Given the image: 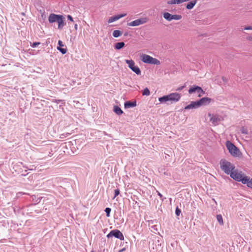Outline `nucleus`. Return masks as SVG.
Here are the masks:
<instances>
[{"label":"nucleus","mask_w":252,"mask_h":252,"mask_svg":"<svg viewBox=\"0 0 252 252\" xmlns=\"http://www.w3.org/2000/svg\"><path fill=\"white\" fill-rule=\"evenodd\" d=\"M240 130H241V132L243 134H248V130L247 128L244 126L242 127Z\"/></svg>","instance_id":"c85d7f7f"},{"label":"nucleus","mask_w":252,"mask_h":252,"mask_svg":"<svg viewBox=\"0 0 252 252\" xmlns=\"http://www.w3.org/2000/svg\"><path fill=\"white\" fill-rule=\"evenodd\" d=\"M77 28H78V25L77 24H75L74 25V28L75 29V30H77Z\"/></svg>","instance_id":"79ce46f5"},{"label":"nucleus","mask_w":252,"mask_h":252,"mask_svg":"<svg viewBox=\"0 0 252 252\" xmlns=\"http://www.w3.org/2000/svg\"><path fill=\"white\" fill-rule=\"evenodd\" d=\"M127 35V33H125L124 34V35H125V36H126Z\"/></svg>","instance_id":"37998d69"},{"label":"nucleus","mask_w":252,"mask_h":252,"mask_svg":"<svg viewBox=\"0 0 252 252\" xmlns=\"http://www.w3.org/2000/svg\"><path fill=\"white\" fill-rule=\"evenodd\" d=\"M243 184H246L247 187L252 189V179L250 177L245 176V179L242 181Z\"/></svg>","instance_id":"dca6fc26"},{"label":"nucleus","mask_w":252,"mask_h":252,"mask_svg":"<svg viewBox=\"0 0 252 252\" xmlns=\"http://www.w3.org/2000/svg\"><path fill=\"white\" fill-rule=\"evenodd\" d=\"M227 149L231 155L234 157H237L239 155L240 151L238 148L231 142L228 141L226 143Z\"/></svg>","instance_id":"7ed1b4c3"},{"label":"nucleus","mask_w":252,"mask_h":252,"mask_svg":"<svg viewBox=\"0 0 252 252\" xmlns=\"http://www.w3.org/2000/svg\"><path fill=\"white\" fill-rule=\"evenodd\" d=\"M150 94V91L148 88H145L142 92L143 95L148 96Z\"/></svg>","instance_id":"bb28decb"},{"label":"nucleus","mask_w":252,"mask_h":252,"mask_svg":"<svg viewBox=\"0 0 252 252\" xmlns=\"http://www.w3.org/2000/svg\"><path fill=\"white\" fill-rule=\"evenodd\" d=\"M157 193H158V195L159 196V197L160 198V199L163 201V198H162V195L158 191H157Z\"/></svg>","instance_id":"c9c22d12"},{"label":"nucleus","mask_w":252,"mask_h":252,"mask_svg":"<svg viewBox=\"0 0 252 252\" xmlns=\"http://www.w3.org/2000/svg\"><path fill=\"white\" fill-rule=\"evenodd\" d=\"M41 43L40 42H30V45L32 48H35L37 45H40Z\"/></svg>","instance_id":"c756f323"},{"label":"nucleus","mask_w":252,"mask_h":252,"mask_svg":"<svg viewBox=\"0 0 252 252\" xmlns=\"http://www.w3.org/2000/svg\"><path fill=\"white\" fill-rule=\"evenodd\" d=\"M150 64L155 65H159L160 64V62L158 59L153 58L151 60Z\"/></svg>","instance_id":"b1692460"},{"label":"nucleus","mask_w":252,"mask_h":252,"mask_svg":"<svg viewBox=\"0 0 252 252\" xmlns=\"http://www.w3.org/2000/svg\"><path fill=\"white\" fill-rule=\"evenodd\" d=\"M136 106V101H127L125 102L124 106L125 108H129L131 107H134Z\"/></svg>","instance_id":"6ab92c4d"},{"label":"nucleus","mask_w":252,"mask_h":252,"mask_svg":"<svg viewBox=\"0 0 252 252\" xmlns=\"http://www.w3.org/2000/svg\"><path fill=\"white\" fill-rule=\"evenodd\" d=\"M244 30H252V26H247V27H245L244 28Z\"/></svg>","instance_id":"f704fd0d"},{"label":"nucleus","mask_w":252,"mask_h":252,"mask_svg":"<svg viewBox=\"0 0 252 252\" xmlns=\"http://www.w3.org/2000/svg\"><path fill=\"white\" fill-rule=\"evenodd\" d=\"M123 34V32L120 30H115L113 32V35L114 37H118L121 36Z\"/></svg>","instance_id":"5701e85b"},{"label":"nucleus","mask_w":252,"mask_h":252,"mask_svg":"<svg viewBox=\"0 0 252 252\" xmlns=\"http://www.w3.org/2000/svg\"><path fill=\"white\" fill-rule=\"evenodd\" d=\"M181 98L180 94L177 93H171L169 94L164 95L158 98L160 103H165L170 101L171 103L178 102Z\"/></svg>","instance_id":"f257e3e1"},{"label":"nucleus","mask_w":252,"mask_h":252,"mask_svg":"<svg viewBox=\"0 0 252 252\" xmlns=\"http://www.w3.org/2000/svg\"><path fill=\"white\" fill-rule=\"evenodd\" d=\"M59 47H57V49L62 53V54H65L67 52L66 48H63L62 47L64 46L63 42L61 40L58 41Z\"/></svg>","instance_id":"a211bd4d"},{"label":"nucleus","mask_w":252,"mask_h":252,"mask_svg":"<svg viewBox=\"0 0 252 252\" xmlns=\"http://www.w3.org/2000/svg\"><path fill=\"white\" fill-rule=\"evenodd\" d=\"M169 4H180L181 3V0H171L167 2Z\"/></svg>","instance_id":"a878e982"},{"label":"nucleus","mask_w":252,"mask_h":252,"mask_svg":"<svg viewBox=\"0 0 252 252\" xmlns=\"http://www.w3.org/2000/svg\"><path fill=\"white\" fill-rule=\"evenodd\" d=\"M220 165L221 170L227 175H230L235 170V166L225 159L220 160Z\"/></svg>","instance_id":"f03ea898"},{"label":"nucleus","mask_w":252,"mask_h":252,"mask_svg":"<svg viewBox=\"0 0 252 252\" xmlns=\"http://www.w3.org/2000/svg\"><path fill=\"white\" fill-rule=\"evenodd\" d=\"M163 17L166 20L168 21H171L172 20H179L181 19L182 15H172L168 12H165L163 14Z\"/></svg>","instance_id":"1a4fd4ad"},{"label":"nucleus","mask_w":252,"mask_h":252,"mask_svg":"<svg viewBox=\"0 0 252 252\" xmlns=\"http://www.w3.org/2000/svg\"><path fill=\"white\" fill-rule=\"evenodd\" d=\"M152 58V57L146 54H143L140 57V59L143 63L150 64Z\"/></svg>","instance_id":"4468645a"},{"label":"nucleus","mask_w":252,"mask_h":252,"mask_svg":"<svg viewBox=\"0 0 252 252\" xmlns=\"http://www.w3.org/2000/svg\"><path fill=\"white\" fill-rule=\"evenodd\" d=\"M126 15V14L125 13V14H121L117 15L112 16L108 19V23H111L113 22H115V21L119 20V19H120L121 18L125 17Z\"/></svg>","instance_id":"ddd939ff"},{"label":"nucleus","mask_w":252,"mask_h":252,"mask_svg":"<svg viewBox=\"0 0 252 252\" xmlns=\"http://www.w3.org/2000/svg\"><path fill=\"white\" fill-rule=\"evenodd\" d=\"M126 250V248H124L122 249H121L120 250H119L118 252H124Z\"/></svg>","instance_id":"4c0bfd02"},{"label":"nucleus","mask_w":252,"mask_h":252,"mask_svg":"<svg viewBox=\"0 0 252 252\" xmlns=\"http://www.w3.org/2000/svg\"><path fill=\"white\" fill-rule=\"evenodd\" d=\"M183 88H184V86H182V87H181L178 88L177 89V91H181V90L183 89Z\"/></svg>","instance_id":"58836bf2"},{"label":"nucleus","mask_w":252,"mask_h":252,"mask_svg":"<svg viewBox=\"0 0 252 252\" xmlns=\"http://www.w3.org/2000/svg\"><path fill=\"white\" fill-rule=\"evenodd\" d=\"M125 43L124 42H120L116 43L115 44V48L117 50H120L125 46Z\"/></svg>","instance_id":"4be33fe9"},{"label":"nucleus","mask_w":252,"mask_h":252,"mask_svg":"<svg viewBox=\"0 0 252 252\" xmlns=\"http://www.w3.org/2000/svg\"><path fill=\"white\" fill-rule=\"evenodd\" d=\"M113 111L118 115H121L124 113L121 108L116 105L114 106Z\"/></svg>","instance_id":"412c9836"},{"label":"nucleus","mask_w":252,"mask_h":252,"mask_svg":"<svg viewBox=\"0 0 252 252\" xmlns=\"http://www.w3.org/2000/svg\"><path fill=\"white\" fill-rule=\"evenodd\" d=\"M181 212V210L177 207L175 210V214L177 216H179Z\"/></svg>","instance_id":"7c9ffc66"},{"label":"nucleus","mask_w":252,"mask_h":252,"mask_svg":"<svg viewBox=\"0 0 252 252\" xmlns=\"http://www.w3.org/2000/svg\"><path fill=\"white\" fill-rule=\"evenodd\" d=\"M242 172H238L237 170H234L232 171V172L230 174V176L231 178L235 180L237 182L243 181V179H245V176L243 177L241 174Z\"/></svg>","instance_id":"423d86ee"},{"label":"nucleus","mask_w":252,"mask_h":252,"mask_svg":"<svg viewBox=\"0 0 252 252\" xmlns=\"http://www.w3.org/2000/svg\"><path fill=\"white\" fill-rule=\"evenodd\" d=\"M208 116L210 118V122L214 126L218 125L221 120V117L218 115L209 113Z\"/></svg>","instance_id":"9d476101"},{"label":"nucleus","mask_w":252,"mask_h":252,"mask_svg":"<svg viewBox=\"0 0 252 252\" xmlns=\"http://www.w3.org/2000/svg\"><path fill=\"white\" fill-rule=\"evenodd\" d=\"M197 2V0H192L189 2L186 5V8L188 9H191L194 6Z\"/></svg>","instance_id":"aec40b11"},{"label":"nucleus","mask_w":252,"mask_h":252,"mask_svg":"<svg viewBox=\"0 0 252 252\" xmlns=\"http://www.w3.org/2000/svg\"><path fill=\"white\" fill-rule=\"evenodd\" d=\"M105 212L106 214V216L107 217H109L110 216V213H111V209L110 208H109V207H107L105 208Z\"/></svg>","instance_id":"cd10ccee"},{"label":"nucleus","mask_w":252,"mask_h":252,"mask_svg":"<svg viewBox=\"0 0 252 252\" xmlns=\"http://www.w3.org/2000/svg\"><path fill=\"white\" fill-rule=\"evenodd\" d=\"M217 219L220 225L223 224V219L221 215H217Z\"/></svg>","instance_id":"393cba45"},{"label":"nucleus","mask_w":252,"mask_h":252,"mask_svg":"<svg viewBox=\"0 0 252 252\" xmlns=\"http://www.w3.org/2000/svg\"><path fill=\"white\" fill-rule=\"evenodd\" d=\"M120 194V190L117 189L115 190V195L114 198H115L117 196H118Z\"/></svg>","instance_id":"2f4dec72"},{"label":"nucleus","mask_w":252,"mask_h":252,"mask_svg":"<svg viewBox=\"0 0 252 252\" xmlns=\"http://www.w3.org/2000/svg\"><path fill=\"white\" fill-rule=\"evenodd\" d=\"M200 107L198 102L197 101H191V103L186 106L185 107V110H188V109H196Z\"/></svg>","instance_id":"f8f14e48"},{"label":"nucleus","mask_w":252,"mask_h":252,"mask_svg":"<svg viewBox=\"0 0 252 252\" xmlns=\"http://www.w3.org/2000/svg\"><path fill=\"white\" fill-rule=\"evenodd\" d=\"M62 100L60 99H56L54 102H55L57 103H59L60 102H61Z\"/></svg>","instance_id":"ea45409f"},{"label":"nucleus","mask_w":252,"mask_h":252,"mask_svg":"<svg viewBox=\"0 0 252 252\" xmlns=\"http://www.w3.org/2000/svg\"><path fill=\"white\" fill-rule=\"evenodd\" d=\"M148 19L147 17H144L142 18H140L138 19H136L133 21H132L130 23H128L127 24V26L135 27L138 26L142 24H144L146 23L148 21Z\"/></svg>","instance_id":"6e6552de"},{"label":"nucleus","mask_w":252,"mask_h":252,"mask_svg":"<svg viewBox=\"0 0 252 252\" xmlns=\"http://www.w3.org/2000/svg\"><path fill=\"white\" fill-rule=\"evenodd\" d=\"M222 79L224 82H226L227 81V79L224 77H222Z\"/></svg>","instance_id":"e433bc0d"},{"label":"nucleus","mask_w":252,"mask_h":252,"mask_svg":"<svg viewBox=\"0 0 252 252\" xmlns=\"http://www.w3.org/2000/svg\"><path fill=\"white\" fill-rule=\"evenodd\" d=\"M211 101V98L206 97H203L200 99L199 100H197L200 107L202 105H206L209 104Z\"/></svg>","instance_id":"9b49d317"},{"label":"nucleus","mask_w":252,"mask_h":252,"mask_svg":"<svg viewBox=\"0 0 252 252\" xmlns=\"http://www.w3.org/2000/svg\"><path fill=\"white\" fill-rule=\"evenodd\" d=\"M67 18L68 20H70L72 22L73 21V18L71 15H67Z\"/></svg>","instance_id":"72a5a7b5"},{"label":"nucleus","mask_w":252,"mask_h":252,"mask_svg":"<svg viewBox=\"0 0 252 252\" xmlns=\"http://www.w3.org/2000/svg\"><path fill=\"white\" fill-rule=\"evenodd\" d=\"M194 93H197L198 94V96L200 97L205 94V92L202 88L198 86L194 85L190 87L189 90V93L191 94Z\"/></svg>","instance_id":"0eeeda50"},{"label":"nucleus","mask_w":252,"mask_h":252,"mask_svg":"<svg viewBox=\"0 0 252 252\" xmlns=\"http://www.w3.org/2000/svg\"><path fill=\"white\" fill-rule=\"evenodd\" d=\"M247 39L249 40L252 41V36L248 37Z\"/></svg>","instance_id":"a19ab883"},{"label":"nucleus","mask_w":252,"mask_h":252,"mask_svg":"<svg viewBox=\"0 0 252 252\" xmlns=\"http://www.w3.org/2000/svg\"><path fill=\"white\" fill-rule=\"evenodd\" d=\"M125 62L128 64V67L137 75H141V71L139 67L135 65L134 62L132 60H126Z\"/></svg>","instance_id":"39448f33"},{"label":"nucleus","mask_w":252,"mask_h":252,"mask_svg":"<svg viewBox=\"0 0 252 252\" xmlns=\"http://www.w3.org/2000/svg\"><path fill=\"white\" fill-rule=\"evenodd\" d=\"M64 18L63 15H60L58 19L57 22L58 23V28L59 30H61L63 29L65 24L64 22Z\"/></svg>","instance_id":"2eb2a0df"},{"label":"nucleus","mask_w":252,"mask_h":252,"mask_svg":"<svg viewBox=\"0 0 252 252\" xmlns=\"http://www.w3.org/2000/svg\"><path fill=\"white\" fill-rule=\"evenodd\" d=\"M60 15H57L54 13L50 14L48 17V21L49 23H53L57 22Z\"/></svg>","instance_id":"f3484780"},{"label":"nucleus","mask_w":252,"mask_h":252,"mask_svg":"<svg viewBox=\"0 0 252 252\" xmlns=\"http://www.w3.org/2000/svg\"><path fill=\"white\" fill-rule=\"evenodd\" d=\"M22 194H27V193H24V192H19L18 193H17L16 194V197L17 198H19Z\"/></svg>","instance_id":"473e14b6"},{"label":"nucleus","mask_w":252,"mask_h":252,"mask_svg":"<svg viewBox=\"0 0 252 252\" xmlns=\"http://www.w3.org/2000/svg\"><path fill=\"white\" fill-rule=\"evenodd\" d=\"M108 238L114 237L120 240H124V236L123 233L118 229H115L111 230L106 236Z\"/></svg>","instance_id":"20e7f679"}]
</instances>
